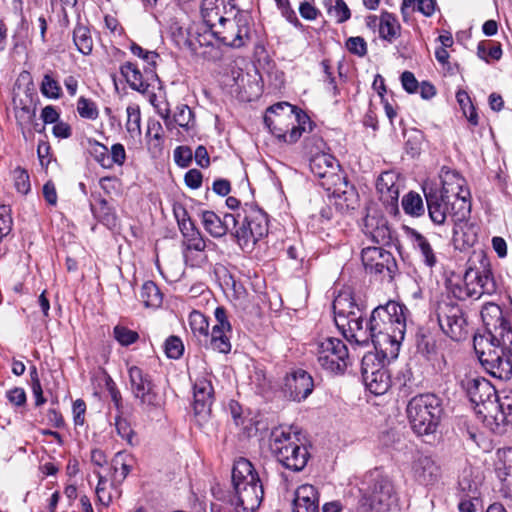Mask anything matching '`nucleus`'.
Listing matches in <instances>:
<instances>
[{
  "label": "nucleus",
  "mask_w": 512,
  "mask_h": 512,
  "mask_svg": "<svg viewBox=\"0 0 512 512\" xmlns=\"http://www.w3.org/2000/svg\"><path fill=\"white\" fill-rule=\"evenodd\" d=\"M408 309L395 301L375 307L365 322L367 339L384 357L397 354L406 331V313Z\"/></svg>",
  "instance_id": "1"
},
{
  "label": "nucleus",
  "mask_w": 512,
  "mask_h": 512,
  "mask_svg": "<svg viewBox=\"0 0 512 512\" xmlns=\"http://www.w3.org/2000/svg\"><path fill=\"white\" fill-rule=\"evenodd\" d=\"M493 310L499 314L501 323L495 327V334L489 333L487 338H474V348L482 366L486 371L500 380H509L512 377V329L501 317L500 307L496 304L486 306L481 312Z\"/></svg>",
  "instance_id": "2"
},
{
  "label": "nucleus",
  "mask_w": 512,
  "mask_h": 512,
  "mask_svg": "<svg viewBox=\"0 0 512 512\" xmlns=\"http://www.w3.org/2000/svg\"><path fill=\"white\" fill-rule=\"evenodd\" d=\"M213 494L235 512H255L263 501L264 488L254 465L240 457L233 464L230 488L227 491L213 488Z\"/></svg>",
  "instance_id": "3"
},
{
  "label": "nucleus",
  "mask_w": 512,
  "mask_h": 512,
  "mask_svg": "<svg viewBox=\"0 0 512 512\" xmlns=\"http://www.w3.org/2000/svg\"><path fill=\"white\" fill-rule=\"evenodd\" d=\"M264 123L276 138L289 144L297 142L307 128L312 129L310 117L288 102H279L268 107Z\"/></svg>",
  "instance_id": "4"
},
{
  "label": "nucleus",
  "mask_w": 512,
  "mask_h": 512,
  "mask_svg": "<svg viewBox=\"0 0 512 512\" xmlns=\"http://www.w3.org/2000/svg\"><path fill=\"white\" fill-rule=\"evenodd\" d=\"M269 449L276 460L293 472L302 471L309 459L307 445L293 427H274L269 436Z\"/></svg>",
  "instance_id": "5"
},
{
  "label": "nucleus",
  "mask_w": 512,
  "mask_h": 512,
  "mask_svg": "<svg viewBox=\"0 0 512 512\" xmlns=\"http://www.w3.org/2000/svg\"><path fill=\"white\" fill-rule=\"evenodd\" d=\"M359 491L360 505L366 511H388L396 499L394 483L381 468H374L364 474Z\"/></svg>",
  "instance_id": "6"
},
{
  "label": "nucleus",
  "mask_w": 512,
  "mask_h": 512,
  "mask_svg": "<svg viewBox=\"0 0 512 512\" xmlns=\"http://www.w3.org/2000/svg\"><path fill=\"white\" fill-rule=\"evenodd\" d=\"M406 412L413 431L423 436L437 431L444 409L440 397L423 393L409 400Z\"/></svg>",
  "instance_id": "7"
},
{
  "label": "nucleus",
  "mask_w": 512,
  "mask_h": 512,
  "mask_svg": "<svg viewBox=\"0 0 512 512\" xmlns=\"http://www.w3.org/2000/svg\"><path fill=\"white\" fill-rule=\"evenodd\" d=\"M242 210L243 219L239 223L240 213H238L237 224L232 227L231 235L243 252L251 253L256 244L268 235V215L258 206L248 203H245Z\"/></svg>",
  "instance_id": "8"
},
{
  "label": "nucleus",
  "mask_w": 512,
  "mask_h": 512,
  "mask_svg": "<svg viewBox=\"0 0 512 512\" xmlns=\"http://www.w3.org/2000/svg\"><path fill=\"white\" fill-rule=\"evenodd\" d=\"M311 346L318 365L330 374L343 375L351 363L348 347L339 338L321 336Z\"/></svg>",
  "instance_id": "9"
},
{
  "label": "nucleus",
  "mask_w": 512,
  "mask_h": 512,
  "mask_svg": "<svg viewBox=\"0 0 512 512\" xmlns=\"http://www.w3.org/2000/svg\"><path fill=\"white\" fill-rule=\"evenodd\" d=\"M463 282L469 298L479 299L482 295H493L497 292L490 260L484 253H474L468 261Z\"/></svg>",
  "instance_id": "10"
},
{
  "label": "nucleus",
  "mask_w": 512,
  "mask_h": 512,
  "mask_svg": "<svg viewBox=\"0 0 512 512\" xmlns=\"http://www.w3.org/2000/svg\"><path fill=\"white\" fill-rule=\"evenodd\" d=\"M438 325L453 341L465 340L468 336V322L463 309L449 297L442 298L435 305Z\"/></svg>",
  "instance_id": "11"
},
{
  "label": "nucleus",
  "mask_w": 512,
  "mask_h": 512,
  "mask_svg": "<svg viewBox=\"0 0 512 512\" xmlns=\"http://www.w3.org/2000/svg\"><path fill=\"white\" fill-rule=\"evenodd\" d=\"M361 260L367 274L383 283H392L399 273L393 254L382 247H366L361 251Z\"/></svg>",
  "instance_id": "12"
},
{
  "label": "nucleus",
  "mask_w": 512,
  "mask_h": 512,
  "mask_svg": "<svg viewBox=\"0 0 512 512\" xmlns=\"http://www.w3.org/2000/svg\"><path fill=\"white\" fill-rule=\"evenodd\" d=\"M211 37L224 46L238 49L244 47L250 40L249 19L243 13L237 12L233 18L225 17L210 32Z\"/></svg>",
  "instance_id": "13"
},
{
  "label": "nucleus",
  "mask_w": 512,
  "mask_h": 512,
  "mask_svg": "<svg viewBox=\"0 0 512 512\" xmlns=\"http://www.w3.org/2000/svg\"><path fill=\"white\" fill-rule=\"evenodd\" d=\"M128 375L130 391L139 404L146 408L160 407L162 396L152 376L136 365L128 367Z\"/></svg>",
  "instance_id": "14"
},
{
  "label": "nucleus",
  "mask_w": 512,
  "mask_h": 512,
  "mask_svg": "<svg viewBox=\"0 0 512 512\" xmlns=\"http://www.w3.org/2000/svg\"><path fill=\"white\" fill-rule=\"evenodd\" d=\"M363 231L376 244L398 247L396 231L391 228L388 220L372 207L367 208Z\"/></svg>",
  "instance_id": "15"
},
{
  "label": "nucleus",
  "mask_w": 512,
  "mask_h": 512,
  "mask_svg": "<svg viewBox=\"0 0 512 512\" xmlns=\"http://www.w3.org/2000/svg\"><path fill=\"white\" fill-rule=\"evenodd\" d=\"M361 374L367 389L375 395L385 394L391 386L388 370L372 354L363 357Z\"/></svg>",
  "instance_id": "16"
},
{
  "label": "nucleus",
  "mask_w": 512,
  "mask_h": 512,
  "mask_svg": "<svg viewBox=\"0 0 512 512\" xmlns=\"http://www.w3.org/2000/svg\"><path fill=\"white\" fill-rule=\"evenodd\" d=\"M214 316L216 323L213 325L211 333H209L208 342L204 345L219 353L228 354L232 348L230 342L232 326L228 321L225 308L217 307Z\"/></svg>",
  "instance_id": "17"
},
{
  "label": "nucleus",
  "mask_w": 512,
  "mask_h": 512,
  "mask_svg": "<svg viewBox=\"0 0 512 512\" xmlns=\"http://www.w3.org/2000/svg\"><path fill=\"white\" fill-rule=\"evenodd\" d=\"M282 389L290 400L300 402L313 392V378L303 369H294L286 375Z\"/></svg>",
  "instance_id": "18"
},
{
  "label": "nucleus",
  "mask_w": 512,
  "mask_h": 512,
  "mask_svg": "<svg viewBox=\"0 0 512 512\" xmlns=\"http://www.w3.org/2000/svg\"><path fill=\"white\" fill-rule=\"evenodd\" d=\"M214 402V389L206 377H198L193 385V410L199 424L205 422L210 414Z\"/></svg>",
  "instance_id": "19"
},
{
  "label": "nucleus",
  "mask_w": 512,
  "mask_h": 512,
  "mask_svg": "<svg viewBox=\"0 0 512 512\" xmlns=\"http://www.w3.org/2000/svg\"><path fill=\"white\" fill-rule=\"evenodd\" d=\"M120 73L125 78L129 87L140 93H146L150 86L158 80V76L152 67L145 68L141 72L137 64L125 62L120 67Z\"/></svg>",
  "instance_id": "20"
},
{
  "label": "nucleus",
  "mask_w": 512,
  "mask_h": 512,
  "mask_svg": "<svg viewBox=\"0 0 512 512\" xmlns=\"http://www.w3.org/2000/svg\"><path fill=\"white\" fill-rule=\"evenodd\" d=\"M365 307L363 305L351 311L345 320L349 323L336 324L339 330L342 331L345 338L349 341H354L358 345H365L367 334L364 325Z\"/></svg>",
  "instance_id": "21"
},
{
  "label": "nucleus",
  "mask_w": 512,
  "mask_h": 512,
  "mask_svg": "<svg viewBox=\"0 0 512 512\" xmlns=\"http://www.w3.org/2000/svg\"><path fill=\"white\" fill-rule=\"evenodd\" d=\"M179 229L183 236V245L187 250L203 252L207 246L206 240L201 232L195 227L190 218H186V210H182V215L175 212Z\"/></svg>",
  "instance_id": "22"
},
{
  "label": "nucleus",
  "mask_w": 512,
  "mask_h": 512,
  "mask_svg": "<svg viewBox=\"0 0 512 512\" xmlns=\"http://www.w3.org/2000/svg\"><path fill=\"white\" fill-rule=\"evenodd\" d=\"M413 477L421 485L433 486L435 485L440 477V467L430 456H419L412 466Z\"/></svg>",
  "instance_id": "23"
},
{
  "label": "nucleus",
  "mask_w": 512,
  "mask_h": 512,
  "mask_svg": "<svg viewBox=\"0 0 512 512\" xmlns=\"http://www.w3.org/2000/svg\"><path fill=\"white\" fill-rule=\"evenodd\" d=\"M91 195L92 199H90V208L93 216L108 229H116L119 226V220L113 203L102 197V194Z\"/></svg>",
  "instance_id": "24"
},
{
  "label": "nucleus",
  "mask_w": 512,
  "mask_h": 512,
  "mask_svg": "<svg viewBox=\"0 0 512 512\" xmlns=\"http://www.w3.org/2000/svg\"><path fill=\"white\" fill-rule=\"evenodd\" d=\"M204 229L214 238H221L237 224V217L233 214H225L222 218L213 211L202 213Z\"/></svg>",
  "instance_id": "25"
},
{
  "label": "nucleus",
  "mask_w": 512,
  "mask_h": 512,
  "mask_svg": "<svg viewBox=\"0 0 512 512\" xmlns=\"http://www.w3.org/2000/svg\"><path fill=\"white\" fill-rule=\"evenodd\" d=\"M292 512H319V494L310 484H303L295 491Z\"/></svg>",
  "instance_id": "26"
},
{
  "label": "nucleus",
  "mask_w": 512,
  "mask_h": 512,
  "mask_svg": "<svg viewBox=\"0 0 512 512\" xmlns=\"http://www.w3.org/2000/svg\"><path fill=\"white\" fill-rule=\"evenodd\" d=\"M339 166L338 160L330 153H318L310 157V170L320 179L337 176L336 170Z\"/></svg>",
  "instance_id": "27"
},
{
  "label": "nucleus",
  "mask_w": 512,
  "mask_h": 512,
  "mask_svg": "<svg viewBox=\"0 0 512 512\" xmlns=\"http://www.w3.org/2000/svg\"><path fill=\"white\" fill-rule=\"evenodd\" d=\"M431 220L441 225L449 216V198L446 194H424Z\"/></svg>",
  "instance_id": "28"
},
{
  "label": "nucleus",
  "mask_w": 512,
  "mask_h": 512,
  "mask_svg": "<svg viewBox=\"0 0 512 512\" xmlns=\"http://www.w3.org/2000/svg\"><path fill=\"white\" fill-rule=\"evenodd\" d=\"M440 341L439 334L427 327L419 328L416 334V346L419 353L428 359L437 355Z\"/></svg>",
  "instance_id": "29"
},
{
  "label": "nucleus",
  "mask_w": 512,
  "mask_h": 512,
  "mask_svg": "<svg viewBox=\"0 0 512 512\" xmlns=\"http://www.w3.org/2000/svg\"><path fill=\"white\" fill-rule=\"evenodd\" d=\"M438 177L441 184L439 192H463L467 188L466 179L450 167L442 166Z\"/></svg>",
  "instance_id": "30"
},
{
  "label": "nucleus",
  "mask_w": 512,
  "mask_h": 512,
  "mask_svg": "<svg viewBox=\"0 0 512 512\" xmlns=\"http://www.w3.org/2000/svg\"><path fill=\"white\" fill-rule=\"evenodd\" d=\"M448 196L449 216L453 222H463L469 218L471 213V194H446Z\"/></svg>",
  "instance_id": "31"
},
{
  "label": "nucleus",
  "mask_w": 512,
  "mask_h": 512,
  "mask_svg": "<svg viewBox=\"0 0 512 512\" xmlns=\"http://www.w3.org/2000/svg\"><path fill=\"white\" fill-rule=\"evenodd\" d=\"M356 302L354 296L347 291L340 292L334 299L332 307L334 313V321L335 324L349 323L345 320V316H348L351 311L355 310L357 307L361 306Z\"/></svg>",
  "instance_id": "32"
},
{
  "label": "nucleus",
  "mask_w": 512,
  "mask_h": 512,
  "mask_svg": "<svg viewBox=\"0 0 512 512\" xmlns=\"http://www.w3.org/2000/svg\"><path fill=\"white\" fill-rule=\"evenodd\" d=\"M164 142V132L161 123L156 120L148 121L146 143L148 152L153 158H157L162 154Z\"/></svg>",
  "instance_id": "33"
},
{
  "label": "nucleus",
  "mask_w": 512,
  "mask_h": 512,
  "mask_svg": "<svg viewBox=\"0 0 512 512\" xmlns=\"http://www.w3.org/2000/svg\"><path fill=\"white\" fill-rule=\"evenodd\" d=\"M175 128H181L188 134L195 132V114L188 105L179 104L176 106L173 113L172 130Z\"/></svg>",
  "instance_id": "34"
},
{
  "label": "nucleus",
  "mask_w": 512,
  "mask_h": 512,
  "mask_svg": "<svg viewBox=\"0 0 512 512\" xmlns=\"http://www.w3.org/2000/svg\"><path fill=\"white\" fill-rule=\"evenodd\" d=\"M401 26L397 17L388 11L380 15L379 37L388 43H393L400 35Z\"/></svg>",
  "instance_id": "35"
},
{
  "label": "nucleus",
  "mask_w": 512,
  "mask_h": 512,
  "mask_svg": "<svg viewBox=\"0 0 512 512\" xmlns=\"http://www.w3.org/2000/svg\"><path fill=\"white\" fill-rule=\"evenodd\" d=\"M201 16L205 31H212L225 17L221 14L219 0H202Z\"/></svg>",
  "instance_id": "36"
},
{
  "label": "nucleus",
  "mask_w": 512,
  "mask_h": 512,
  "mask_svg": "<svg viewBox=\"0 0 512 512\" xmlns=\"http://www.w3.org/2000/svg\"><path fill=\"white\" fill-rule=\"evenodd\" d=\"M73 42L76 49L83 55H90L93 51V38L90 29L77 22L73 29Z\"/></svg>",
  "instance_id": "37"
},
{
  "label": "nucleus",
  "mask_w": 512,
  "mask_h": 512,
  "mask_svg": "<svg viewBox=\"0 0 512 512\" xmlns=\"http://www.w3.org/2000/svg\"><path fill=\"white\" fill-rule=\"evenodd\" d=\"M467 391L471 402L478 405L480 403L484 404V394L489 398L494 389L486 380L472 379L467 383Z\"/></svg>",
  "instance_id": "38"
},
{
  "label": "nucleus",
  "mask_w": 512,
  "mask_h": 512,
  "mask_svg": "<svg viewBox=\"0 0 512 512\" xmlns=\"http://www.w3.org/2000/svg\"><path fill=\"white\" fill-rule=\"evenodd\" d=\"M377 192H400L403 189V179L395 171H385L376 181Z\"/></svg>",
  "instance_id": "39"
},
{
  "label": "nucleus",
  "mask_w": 512,
  "mask_h": 512,
  "mask_svg": "<svg viewBox=\"0 0 512 512\" xmlns=\"http://www.w3.org/2000/svg\"><path fill=\"white\" fill-rule=\"evenodd\" d=\"M140 299L146 307L157 308L162 304L163 295L153 281H146L141 287Z\"/></svg>",
  "instance_id": "40"
},
{
  "label": "nucleus",
  "mask_w": 512,
  "mask_h": 512,
  "mask_svg": "<svg viewBox=\"0 0 512 512\" xmlns=\"http://www.w3.org/2000/svg\"><path fill=\"white\" fill-rule=\"evenodd\" d=\"M172 40L181 50H187L191 54H197V43L194 41V33L183 27H175L172 30Z\"/></svg>",
  "instance_id": "41"
},
{
  "label": "nucleus",
  "mask_w": 512,
  "mask_h": 512,
  "mask_svg": "<svg viewBox=\"0 0 512 512\" xmlns=\"http://www.w3.org/2000/svg\"><path fill=\"white\" fill-rule=\"evenodd\" d=\"M189 324L194 336L198 337L200 342L207 343L209 322L206 316L199 311H193L189 315Z\"/></svg>",
  "instance_id": "42"
},
{
  "label": "nucleus",
  "mask_w": 512,
  "mask_h": 512,
  "mask_svg": "<svg viewBox=\"0 0 512 512\" xmlns=\"http://www.w3.org/2000/svg\"><path fill=\"white\" fill-rule=\"evenodd\" d=\"M477 55L486 63H490L491 60L499 61L503 55L501 43L480 41L477 45Z\"/></svg>",
  "instance_id": "43"
},
{
  "label": "nucleus",
  "mask_w": 512,
  "mask_h": 512,
  "mask_svg": "<svg viewBox=\"0 0 512 512\" xmlns=\"http://www.w3.org/2000/svg\"><path fill=\"white\" fill-rule=\"evenodd\" d=\"M412 237L414 246L419 250L424 263L428 267H433L436 264L437 259L428 240L415 230H412Z\"/></svg>",
  "instance_id": "44"
},
{
  "label": "nucleus",
  "mask_w": 512,
  "mask_h": 512,
  "mask_svg": "<svg viewBox=\"0 0 512 512\" xmlns=\"http://www.w3.org/2000/svg\"><path fill=\"white\" fill-rule=\"evenodd\" d=\"M499 413L495 415L497 426L512 425V393L497 398Z\"/></svg>",
  "instance_id": "45"
},
{
  "label": "nucleus",
  "mask_w": 512,
  "mask_h": 512,
  "mask_svg": "<svg viewBox=\"0 0 512 512\" xmlns=\"http://www.w3.org/2000/svg\"><path fill=\"white\" fill-rule=\"evenodd\" d=\"M402 207L406 214L411 216H421L425 208L420 194H406L402 199Z\"/></svg>",
  "instance_id": "46"
},
{
  "label": "nucleus",
  "mask_w": 512,
  "mask_h": 512,
  "mask_svg": "<svg viewBox=\"0 0 512 512\" xmlns=\"http://www.w3.org/2000/svg\"><path fill=\"white\" fill-rule=\"evenodd\" d=\"M127 122L126 129L132 137L141 134V112L137 105H129L126 108Z\"/></svg>",
  "instance_id": "47"
},
{
  "label": "nucleus",
  "mask_w": 512,
  "mask_h": 512,
  "mask_svg": "<svg viewBox=\"0 0 512 512\" xmlns=\"http://www.w3.org/2000/svg\"><path fill=\"white\" fill-rule=\"evenodd\" d=\"M40 91L43 96L49 99H59L62 96L61 86L51 73H46L43 76Z\"/></svg>",
  "instance_id": "48"
},
{
  "label": "nucleus",
  "mask_w": 512,
  "mask_h": 512,
  "mask_svg": "<svg viewBox=\"0 0 512 512\" xmlns=\"http://www.w3.org/2000/svg\"><path fill=\"white\" fill-rule=\"evenodd\" d=\"M113 336L121 346H130L139 340L138 332L123 325H116L113 328Z\"/></svg>",
  "instance_id": "49"
},
{
  "label": "nucleus",
  "mask_w": 512,
  "mask_h": 512,
  "mask_svg": "<svg viewBox=\"0 0 512 512\" xmlns=\"http://www.w3.org/2000/svg\"><path fill=\"white\" fill-rule=\"evenodd\" d=\"M77 112L81 118L89 120H95L99 115L95 102L83 96L77 101Z\"/></svg>",
  "instance_id": "50"
},
{
  "label": "nucleus",
  "mask_w": 512,
  "mask_h": 512,
  "mask_svg": "<svg viewBox=\"0 0 512 512\" xmlns=\"http://www.w3.org/2000/svg\"><path fill=\"white\" fill-rule=\"evenodd\" d=\"M11 174L14 182V188L17 192H30L31 184L29 174L25 169L16 167Z\"/></svg>",
  "instance_id": "51"
},
{
  "label": "nucleus",
  "mask_w": 512,
  "mask_h": 512,
  "mask_svg": "<svg viewBox=\"0 0 512 512\" xmlns=\"http://www.w3.org/2000/svg\"><path fill=\"white\" fill-rule=\"evenodd\" d=\"M164 351L168 358L179 359L184 352V345L178 336H170L164 344Z\"/></svg>",
  "instance_id": "52"
},
{
  "label": "nucleus",
  "mask_w": 512,
  "mask_h": 512,
  "mask_svg": "<svg viewBox=\"0 0 512 512\" xmlns=\"http://www.w3.org/2000/svg\"><path fill=\"white\" fill-rule=\"evenodd\" d=\"M90 154L94 160L104 168H109V149L104 144L94 141L90 145Z\"/></svg>",
  "instance_id": "53"
},
{
  "label": "nucleus",
  "mask_w": 512,
  "mask_h": 512,
  "mask_svg": "<svg viewBox=\"0 0 512 512\" xmlns=\"http://www.w3.org/2000/svg\"><path fill=\"white\" fill-rule=\"evenodd\" d=\"M305 149L313 157V155H318V153H326L327 144L322 137L314 134L305 139Z\"/></svg>",
  "instance_id": "54"
},
{
  "label": "nucleus",
  "mask_w": 512,
  "mask_h": 512,
  "mask_svg": "<svg viewBox=\"0 0 512 512\" xmlns=\"http://www.w3.org/2000/svg\"><path fill=\"white\" fill-rule=\"evenodd\" d=\"M13 220L11 210L7 205L0 206V242L12 230Z\"/></svg>",
  "instance_id": "55"
},
{
  "label": "nucleus",
  "mask_w": 512,
  "mask_h": 512,
  "mask_svg": "<svg viewBox=\"0 0 512 512\" xmlns=\"http://www.w3.org/2000/svg\"><path fill=\"white\" fill-rule=\"evenodd\" d=\"M116 430L118 435L127 441L128 444L134 445V439H135V432L131 428L130 423L121 417L116 418L115 422Z\"/></svg>",
  "instance_id": "56"
},
{
  "label": "nucleus",
  "mask_w": 512,
  "mask_h": 512,
  "mask_svg": "<svg viewBox=\"0 0 512 512\" xmlns=\"http://www.w3.org/2000/svg\"><path fill=\"white\" fill-rule=\"evenodd\" d=\"M398 196L399 194L379 195V201L381 202L384 211L391 216H397L399 214Z\"/></svg>",
  "instance_id": "57"
},
{
  "label": "nucleus",
  "mask_w": 512,
  "mask_h": 512,
  "mask_svg": "<svg viewBox=\"0 0 512 512\" xmlns=\"http://www.w3.org/2000/svg\"><path fill=\"white\" fill-rule=\"evenodd\" d=\"M108 159L110 160L109 168L114 165L122 166L126 161V151L121 143H115L111 146L110 154L108 155Z\"/></svg>",
  "instance_id": "58"
},
{
  "label": "nucleus",
  "mask_w": 512,
  "mask_h": 512,
  "mask_svg": "<svg viewBox=\"0 0 512 512\" xmlns=\"http://www.w3.org/2000/svg\"><path fill=\"white\" fill-rule=\"evenodd\" d=\"M346 48L352 54L363 57L367 54V44L362 37H350L346 41Z\"/></svg>",
  "instance_id": "59"
},
{
  "label": "nucleus",
  "mask_w": 512,
  "mask_h": 512,
  "mask_svg": "<svg viewBox=\"0 0 512 512\" xmlns=\"http://www.w3.org/2000/svg\"><path fill=\"white\" fill-rule=\"evenodd\" d=\"M130 51L133 55L145 60L152 67L155 66L156 59L159 57L158 53H156L155 51L145 50L135 42L131 43Z\"/></svg>",
  "instance_id": "60"
},
{
  "label": "nucleus",
  "mask_w": 512,
  "mask_h": 512,
  "mask_svg": "<svg viewBox=\"0 0 512 512\" xmlns=\"http://www.w3.org/2000/svg\"><path fill=\"white\" fill-rule=\"evenodd\" d=\"M335 13L337 23H344L351 17V11L344 0H335V5L328 8V13Z\"/></svg>",
  "instance_id": "61"
},
{
  "label": "nucleus",
  "mask_w": 512,
  "mask_h": 512,
  "mask_svg": "<svg viewBox=\"0 0 512 512\" xmlns=\"http://www.w3.org/2000/svg\"><path fill=\"white\" fill-rule=\"evenodd\" d=\"M94 474L98 478V484L96 487V495H97L98 501L100 503H102L103 505L108 506L110 504L112 498H111L110 494L106 493L107 480L99 471H94Z\"/></svg>",
  "instance_id": "62"
},
{
  "label": "nucleus",
  "mask_w": 512,
  "mask_h": 512,
  "mask_svg": "<svg viewBox=\"0 0 512 512\" xmlns=\"http://www.w3.org/2000/svg\"><path fill=\"white\" fill-rule=\"evenodd\" d=\"M192 158V150L187 146H179L174 150L175 162L181 167H187L192 161Z\"/></svg>",
  "instance_id": "63"
},
{
  "label": "nucleus",
  "mask_w": 512,
  "mask_h": 512,
  "mask_svg": "<svg viewBox=\"0 0 512 512\" xmlns=\"http://www.w3.org/2000/svg\"><path fill=\"white\" fill-rule=\"evenodd\" d=\"M401 84L403 89L409 93H416L419 87V82L417 81L415 75L410 71H404L401 74Z\"/></svg>",
  "instance_id": "64"
}]
</instances>
